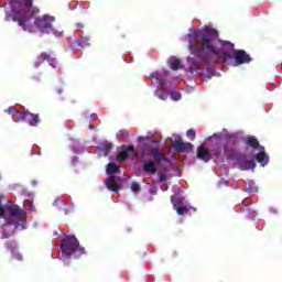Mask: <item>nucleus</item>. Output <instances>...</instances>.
<instances>
[{"label":"nucleus","mask_w":282,"mask_h":282,"mask_svg":"<svg viewBox=\"0 0 282 282\" xmlns=\"http://www.w3.org/2000/svg\"><path fill=\"white\" fill-rule=\"evenodd\" d=\"M216 139L214 148L208 150L206 145L202 144L197 148L196 158L203 162H210L213 158H219L221 153L227 160L237 162L240 166V171H250V169H257L254 160H248L246 153L239 152L237 145L239 144V135L237 133H227L224 137L219 133H214L209 137V140ZM223 150H221V142Z\"/></svg>","instance_id":"f257e3e1"},{"label":"nucleus","mask_w":282,"mask_h":282,"mask_svg":"<svg viewBox=\"0 0 282 282\" xmlns=\"http://www.w3.org/2000/svg\"><path fill=\"white\" fill-rule=\"evenodd\" d=\"M34 0H9L10 11L6 12V21H14L25 32H34V26L43 34H50L53 31L52 23L54 18L44 15L43 18H35V14L41 12V9L33 6ZM34 19V24H32Z\"/></svg>","instance_id":"f03ea898"},{"label":"nucleus","mask_w":282,"mask_h":282,"mask_svg":"<svg viewBox=\"0 0 282 282\" xmlns=\"http://www.w3.org/2000/svg\"><path fill=\"white\" fill-rule=\"evenodd\" d=\"M217 39H219V32L217 30L205 29L200 40L202 50H206V52L213 54L216 63H226V61L232 58V54L215 46Z\"/></svg>","instance_id":"7ed1b4c3"},{"label":"nucleus","mask_w":282,"mask_h":282,"mask_svg":"<svg viewBox=\"0 0 282 282\" xmlns=\"http://www.w3.org/2000/svg\"><path fill=\"white\" fill-rule=\"evenodd\" d=\"M9 217L6 218V224L3 225V237H12L14 235V230L22 227V230H25V221L28 220V215L25 214V209L20 208L18 205H9L8 206Z\"/></svg>","instance_id":"20e7f679"},{"label":"nucleus","mask_w":282,"mask_h":282,"mask_svg":"<svg viewBox=\"0 0 282 282\" xmlns=\"http://www.w3.org/2000/svg\"><path fill=\"white\" fill-rule=\"evenodd\" d=\"M62 254L66 259H80L84 254H87L85 247L80 246V241L76 236H64L61 245Z\"/></svg>","instance_id":"39448f33"},{"label":"nucleus","mask_w":282,"mask_h":282,"mask_svg":"<svg viewBox=\"0 0 282 282\" xmlns=\"http://www.w3.org/2000/svg\"><path fill=\"white\" fill-rule=\"evenodd\" d=\"M151 142L152 144H156L150 150V155L153 161L150 160L143 163V173L155 175L158 173V166H162L164 162H169V158H166V154L160 150V141L152 140Z\"/></svg>","instance_id":"423d86ee"},{"label":"nucleus","mask_w":282,"mask_h":282,"mask_svg":"<svg viewBox=\"0 0 282 282\" xmlns=\"http://www.w3.org/2000/svg\"><path fill=\"white\" fill-rule=\"evenodd\" d=\"M203 34H204V31L194 30L187 35L189 39L188 48L192 54H202V52H204V48L197 45V43H199V40L202 41Z\"/></svg>","instance_id":"0eeeda50"},{"label":"nucleus","mask_w":282,"mask_h":282,"mask_svg":"<svg viewBox=\"0 0 282 282\" xmlns=\"http://www.w3.org/2000/svg\"><path fill=\"white\" fill-rule=\"evenodd\" d=\"M231 58H235L236 65H245L246 63H250L252 61V57L246 53L243 50H236L234 51V56L231 55Z\"/></svg>","instance_id":"6e6552de"},{"label":"nucleus","mask_w":282,"mask_h":282,"mask_svg":"<svg viewBox=\"0 0 282 282\" xmlns=\"http://www.w3.org/2000/svg\"><path fill=\"white\" fill-rule=\"evenodd\" d=\"M173 149L177 153H191V151H193V144L191 142H184L182 139H177L173 142Z\"/></svg>","instance_id":"1a4fd4ad"},{"label":"nucleus","mask_w":282,"mask_h":282,"mask_svg":"<svg viewBox=\"0 0 282 282\" xmlns=\"http://www.w3.org/2000/svg\"><path fill=\"white\" fill-rule=\"evenodd\" d=\"M47 61L48 65L51 67H56V57H53L52 55L43 52L37 56V63L35 64V67H39L41 63H45Z\"/></svg>","instance_id":"9d476101"},{"label":"nucleus","mask_w":282,"mask_h":282,"mask_svg":"<svg viewBox=\"0 0 282 282\" xmlns=\"http://www.w3.org/2000/svg\"><path fill=\"white\" fill-rule=\"evenodd\" d=\"M245 144H247V147H250L251 149H260V151H264V148L259 144V139H257V137L254 135L247 137L245 140Z\"/></svg>","instance_id":"9b49d317"},{"label":"nucleus","mask_w":282,"mask_h":282,"mask_svg":"<svg viewBox=\"0 0 282 282\" xmlns=\"http://www.w3.org/2000/svg\"><path fill=\"white\" fill-rule=\"evenodd\" d=\"M123 151H121L118 155H117V160H120L121 162H124V160H127V158H129V153H135V147L134 145H123L122 147Z\"/></svg>","instance_id":"f8f14e48"},{"label":"nucleus","mask_w":282,"mask_h":282,"mask_svg":"<svg viewBox=\"0 0 282 282\" xmlns=\"http://www.w3.org/2000/svg\"><path fill=\"white\" fill-rule=\"evenodd\" d=\"M26 116L28 117L24 119V122H28L30 127H39V122H41L39 115L32 113L26 110Z\"/></svg>","instance_id":"ddd939ff"},{"label":"nucleus","mask_w":282,"mask_h":282,"mask_svg":"<svg viewBox=\"0 0 282 282\" xmlns=\"http://www.w3.org/2000/svg\"><path fill=\"white\" fill-rule=\"evenodd\" d=\"M106 187L108 191H111L112 193H118L120 191V187L118 186V183H116V176L110 175L106 181Z\"/></svg>","instance_id":"4468645a"},{"label":"nucleus","mask_w":282,"mask_h":282,"mask_svg":"<svg viewBox=\"0 0 282 282\" xmlns=\"http://www.w3.org/2000/svg\"><path fill=\"white\" fill-rule=\"evenodd\" d=\"M257 162L261 164V166H268L270 162V156L265 153V150H260V152L256 155Z\"/></svg>","instance_id":"2eb2a0df"},{"label":"nucleus","mask_w":282,"mask_h":282,"mask_svg":"<svg viewBox=\"0 0 282 282\" xmlns=\"http://www.w3.org/2000/svg\"><path fill=\"white\" fill-rule=\"evenodd\" d=\"M169 65L171 67V69H173V72H177V69H182V61H180V58L172 56L169 59Z\"/></svg>","instance_id":"dca6fc26"},{"label":"nucleus","mask_w":282,"mask_h":282,"mask_svg":"<svg viewBox=\"0 0 282 282\" xmlns=\"http://www.w3.org/2000/svg\"><path fill=\"white\" fill-rule=\"evenodd\" d=\"M106 173L108 175H113V173L120 174V166H118V164L116 163H108L106 167Z\"/></svg>","instance_id":"f3484780"},{"label":"nucleus","mask_w":282,"mask_h":282,"mask_svg":"<svg viewBox=\"0 0 282 282\" xmlns=\"http://www.w3.org/2000/svg\"><path fill=\"white\" fill-rule=\"evenodd\" d=\"M113 144L109 143V142H104L99 145V150L101 151V153L107 156L109 155V153L111 152Z\"/></svg>","instance_id":"a211bd4d"},{"label":"nucleus","mask_w":282,"mask_h":282,"mask_svg":"<svg viewBox=\"0 0 282 282\" xmlns=\"http://www.w3.org/2000/svg\"><path fill=\"white\" fill-rule=\"evenodd\" d=\"M28 116H30V115H28V111H24V112L17 111L12 118H13L14 122H19V120H21L22 122H25V119Z\"/></svg>","instance_id":"6ab92c4d"},{"label":"nucleus","mask_w":282,"mask_h":282,"mask_svg":"<svg viewBox=\"0 0 282 282\" xmlns=\"http://www.w3.org/2000/svg\"><path fill=\"white\" fill-rule=\"evenodd\" d=\"M174 208H175L177 215H186V214H188V208H186V206L174 204Z\"/></svg>","instance_id":"aec40b11"},{"label":"nucleus","mask_w":282,"mask_h":282,"mask_svg":"<svg viewBox=\"0 0 282 282\" xmlns=\"http://www.w3.org/2000/svg\"><path fill=\"white\" fill-rule=\"evenodd\" d=\"M220 45L223 47H227V50H229V52H232V50H235V44L232 42L220 40Z\"/></svg>","instance_id":"412c9836"},{"label":"nucleus","mask_w":282,"mask_h":282,"mask_svg":"<svg viewBox=\"0 0 282 282\" xmlns=\"http://www.w3.org/2000/svg\"><path fill=\"white\" fill-rule=\"evenodd\" d=\"M89 41H90L89 37L83 36V37H80V40L77 43H78L79 47H85V46L90 45Z\"/></svg>","instance_id":"4be33fe9"},{"label":"nucleus","mask_w":282,"mask_h":282,"mask_svg":"<svg viewBox=\"0 0 282 282\" xmlns=\"http://www.w3.org/2000/svg\"><path fill=\"white\" fill-rule=\"evenodd\" d=\"M170 98L177 102V100H182V94H180V91H171Z\"/></svg>","instance_id":"5701e85b"},{"label":"nucleus","mask_w":282,"mask_h":282,"mask_svg":"<svg viewBox=\"0 0 282 282\" xmlns=\"http://www.w3.org/2000/svg\"><path fill=\"white\" fill-rule=\"evenodd\" d=\"M12 254H13V259H17V261H23V256H21V253H19L17 249L12 250Z\"/></svg>","instance_id":"b1692460"},{"label":"nucleus","mask_w":282,"mask_h":282,"mask_svg":"<svg viewBox=\"0 0 282 282\" xmlns=\"http://www.w3.org/2000/svg\"><path fill=\"white\" fill-rule=\"evenodd\" d=\"M154 96H158L160 100H167L169 98V95L161 94L160 90H155Z\"/></svg>","instance_id":"393cba45"},{"label":"nucleus","mask_w":282,"mask_h":282,"mask_svg":"<svg viewBox=\"0 0 282 282\" xmlns=\"http://www.w3.org/2000/svg\"><path fill=\"white\" fill-rule=\"evenodd\" d=\"M196 132L193 129H189L186 131V137L189 138V140H195Z\"/></svg>","instance_id":"a878e982"},{"label":"nucleus","mask_w":282,"mask_h":282,"mask_svg":"<svg viewBox=\"0 0 282 282\" xmlns=\"http://www.w3.org/2000/svg\"><path fill=\"white\" fill-rule=\"evenodd\" d=\"M17 107H14V106H10L7 110H6V112L7 113H9L10 116H13V113H14V116H17Z\"/></svg>","instance_id":"bb28decb"},{"label":"nucleus","mask_w":282,"mask_h":282,"mask_svg":"<svg viewBox=\"0 0 282 282\" xmlns=\"http://www.w3.org/2000/svg\"><path fill=\"white\" fill-rule=\"evenodd\" d=\"M141 189H142V188L140 187V185H139L138 183H132V184H131V191H132L133 193H140Z\"/></svg>","instance_id":"cd10ccee"},{"label":"nucleus","mask_w":282,"mask_h":282,"mask_svg":"<svg viewBox=\"0 0 282 282\" xmlns=\"http://www.w3.org/2000/svg\"><path fill=\"white\" fill-rule=\"evenodd\" d=\"M167 177H166V174L162 173L160 174V177L158 181H155V184H162L164 182H166Z\"/></svg>","instance_id":"c85d7f7f"},{"label":"nucleus","mask_w":282,"mask_h":282,"mask_svg":"<svg viewBox=\"0 0 282 282\" xmlns=\"http://www.w3.org/2000/svg\"><path fill=\"white\" fill-rule=\"evenodd\" d=\"M118 138H129V131L127 130H120L118 133H117Z\"/></svg>","instance_id":"c756f323"},{"label":"nucleus","mask_w":282,"mask_h":282,"mask_svg":"<svg viewBox=\"0 0 282 282\" xmlns=\"http://www.w3.org/2000/svg\"><path fill=\"white\" fill-rule=\"evenodd\" d=\"M6 216V207H3V203H0V217Z\"/></svg>","instance_id":"7c9ffc66"},{"label":"nucleus","mask_w":282,"mask_h":282,"mask_svg":"<svg viewBox=\"0 0 282 282\" xmlns=\"http://www.w3.org/2000/svg\"><path fill=\"white\" fill-rule=\"evenodd\" d=\"M75 28L77 30H83V28H85V25L83 24V22H77V23H75Z\"/></svg>","instance_id":"2f4dec72"},{"label":"nucleus","mask_w":282,"mask_h":282,"mask_svg":"<svg viewBox=\"0 0 282 282\" xmlns=\"http://www.w3.org/2000/svg\"><path fill=\"white\" fill-rule=\"evenodd\" d=\"M151 78H154L155 80H160V74L159 73H152L150 75Z\"/></svg>","instance_id":"473e14b6"},{"label":"nucleus","mask_w":282,"mask_h":282,"mask_svg":"<svg viewBox=\"0 0 282 282\" xmlns=\"http://www.w3.org/2000/svg\"><path fill=\"white\" fill-rule=\"evenodd\" d=\"M55 36H64L65 35V31H61V32H54Z\"/></svg>","instance_id":"72a5a7b5"},{"label":"nucleus","mask_w":282,"mask_h":282,"mask_svg":"<svg viewBox=\"0 0 282 282\" xmlns=\"http://www.w3.org/2000/svg\"><path fill=\"white\" fill-rule=\"evenodd\" d=\"M90 118L93 120H98V115L96 112H94V113L90 115Z\"/></svg>","instance_id":"f704fd0d"},{"label":"nucleus","mask_w":282,"mask_h":282,"mask_svg":"<svg viewBox=\"0 0 282 282\" xmlns=\"http://www.w3.org/2000/svg\"><path fill=\"white\" fill-rule=\"evenodd\" d=\"M159 85H161V87H163V85H166V80L165 79H159Z\"/></svg>","instance_id":"c9c22d12"},{"label":"nucleus","mask_w":282,"mask_h":282,"mask_svg":"<svg viewBox=\"0 0 282 282\" xmlns=\"http://www.w3.org/2000/svg\"><path fill=\"white\" fill-rule=\"evenodd\" d=\"M58 204H61V199L59 198H56L53 203V206H58Z\"/></svg>","instance_id":"e433bc0d"},{"label":"nucleus","mask_w":282,"mask_h":282,"mask_svg":"<svg viewBox=\"0 0 282 282\" xmlns=\"http://www.w3.org/2000/svg\"><path fill=\"white\" fill-rule=\"evenodd\" d=\"M89 129H90L91 131H94V129H96V127H94V124H89Z\"/></svg>","instance_id":"4c0bfd02"},{"label":"nucleus","mask_w":282,"mask_h":282,"mask_svg":"<svg viewBox=\"0 0 282 282\" xmlns=\"http://www.w3.org/2000/svg\"><path fill=\"white\" fill-rule=\"evenodd\" d=\"M57 94H63V89H57Z\"/></svg>","instance_id":"58836bf2"},{"label":"nucleus","mask_w":282,"mask_h":282,"mask_svg":"<svg viewBox=\"0 0 282 282\" xmlns=\"http://www.w3.org/2000/svg\"><path fill=\"white\" fill-rule=\"evenodd\" d=\"M32 185H33V186H36V181H32Z\"/></svg>","instance_id":"ea45409f"},{"label":"nucleus","mask_w":282,"mask_h":282,"mask_svg":"<svg viewBox=\"0 0 282 282\" xmlns=\"http://www.w3.org/2000/svg\"><path fill=\"white\" fill-rule=\"evenodd\" d=\"M173 254H174V257H177V251H174Z\"/></svg>","instance_id":"a19ab883"}]
</instances>
